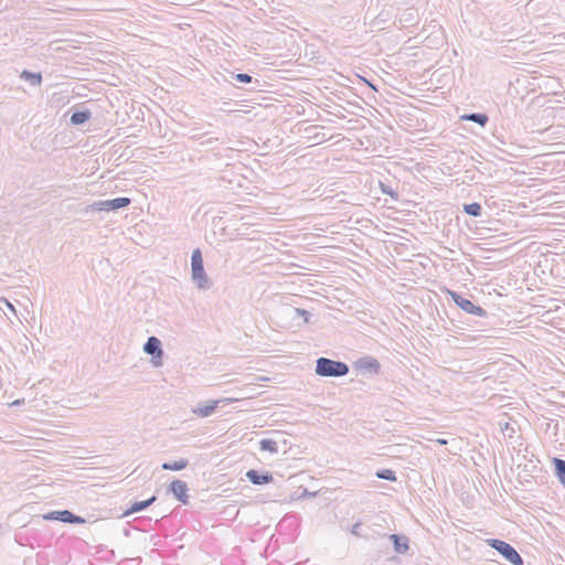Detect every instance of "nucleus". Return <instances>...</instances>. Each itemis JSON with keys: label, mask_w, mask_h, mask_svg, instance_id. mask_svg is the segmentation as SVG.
<instances>
[{"label": "nucleus", "mask_w": 565, "mask_h": 565, "mask_svg": "<svg viewBox=\"0 0 565 565\" xmlns=\"http://www.w3.org/2000/svg\"><path fill=\"white\" fill-rule=\"evenodd\" d=\"M191 279L199 289L206 290L212 287V281L204 269L200 248H195L191 255Z\"/></svg>", "instance_id": "obj_1"}, {"label": "nucleus", "mask_w": 565, "mask_h": 565, "mask_svg": "<svg viewBox=\"0 0 565 565\" xmlns=\"http://www.w3.org/2000/svg\"><path fill=\"white\" fill-rule=\"evenodd\" d=\"M349 365L341 361L319 358L316 361V373L323 377H340L349 373Z\"/></svg>", "instance_id": "obj_2"}, {"label": "nucleus", "mask_w": 565, "mask_h": 565, "mask_svg": "<svg viewBox=\"0 0 565 565\" xmlns=\"http://www.w3.org/2000/svg\"><path fill=\"white\" fill-rule=\"evenodd\" d=\"M486 542L488 546L501 554L505 561L513 565H524L523 558L511 544L499 539H488Z\"/></svg>", "instance_id": "obj_3"}, {"label": "nucleus", "mask_w": 565, "mask_h": 565, "mask_svg": "<svg viewBox=\"0 0 565 565\" xmlns=\"http://www.w3.org/2000/svg\"><path fill=\"white\" fill-rule=\"evenodd\" d=\"M448 295L450 296L451 300L465 312L483 318L488 316V312L482 307L475 305L470 299L462 297L460 294L454 290H448Z\"/></svg>", "instance_id": "obj_4"}, {"label": "nucleus", "mask_w": 565, "mask_h": 565, "mask_svg": "<svg viewBox=\"0 0 565 565\" xmlns=\"http://www.w3.org/2000/svg\"><path fill=\"white\" fill-rule=\"evenodd\" d=\"M143 351L151 356V362L154 366L162 365V343L157 337L151 335L147 339L143 344Z\"/></svg>", "instance_id": "obj_5"}, {"label": "nucleus", "mask_w": 565, "mask_h": 565, "mask_svg": "<svg viewBox=\"0 0 565 565\" xmlns=\"http://www.w3.org/2000/svg\"><path fill=\"white\" fill-rule=\"evenodd\" d=\"M130 202L131 201L129 198L120 196V198H116V199H111V200L94 202L93 204L89 205V209L92 211H106V212L117 211V210L128 206L130 204Z\"/></svg>", "instance_id": "obj_6"}, {"label": "nucleus", "mask_w": 565, "mask_h": 565, "mask_svg": "<svg viewBox=\"0 0 565 565\" xmlns=\"http://www.w3.org/2000/svg\"><path fill=\"white\" fill-rule=\"evenodd\" d=\"M43 519L46 521H60L63 523H71V524H83L85 523V519L74 514L73 512L68 510H60V511H52L43 515Z\"/></svg>", "instance_id": "obj_7"}, {"label": "nucleus", "mask_w": 565, "mask_h": 565, "mask_svg": "<svg viewBox=\"0 0 565 565\" xmlns=\"http://www.w3.org/2000/svg\"><path fill=\"white\" fill-rule=\"evenodd\" d=\"M353 366L361 374L369 375H376L380 373L381 370L380 362L373 356L360 358L353 363Z\"/></svg>", "instance_id": "obj_8"}, {"label": "nucleus", "mask_w": 565, "mask_h": 565, "mask_svg": "<svg viewBox=\"0 0 565 565\" xmlns=\"http://www.w3.org/2000/svg\"><path fill=\"white\" fill-rule=\"evenodd\" d=\"M188 491L186 482L179 479L173 480L168 487V492L172 493L174 498L183 504H188L189 502Z\"/></svg>", "instance_id": "obj_9"}, {"label": "nucleus", "mask_w": 565, "mask_h": 565, "mask_svg": "<svg viewBox=\"0 0 565 565\" xmlns=\"http://www.w3.org/2000/svg\"><path fill=\"white\" fill-rule=\"evenodd\" d=\"M246 478L249 482L256 486L267 484L274 480L273 475L270 472H262L255 469L248 470L246 472Z\"/></svg>", "instance_id": "obj_10"}, {"label": "nucleus", "mask_w": 565, "mask_h": 565, "mask_svg": "<svg viewBox=\"0 0 565 565\" xmlns=\"http://www.w3.org/2000/svg\"><path fill=\"white\" fill-rule=\"evenodd\" d=\"M390 541L393 543V548L398 554H406L409 550V539L404 534H391Z\"/></svg>", "instance_id": "obj_11"}, {"label": "nucleus", "mask_w": 565, "mask_h": 565, "mask_svg": "<svg viewBox=\"0 0 565 565\" xmlns=\"http://www.w3.org/2000/svg\"><path fill=\"white\" fill-rule=\"evenodd\" d=\"M157 500V497L156 495H152L151 498L147 499V500H143V501H136L134 502L125 512H124V516H128V515H131L134 513H138L140 511H143L146 510L147 508H149L151 504H153Z\"/></svg>", "instance_id": "obj_12"}, {"label": "nucleus", "mask_w": 565, "mask_h": 565, "mask_svg": "<svg viewBox=\"0 0 565 565\" xmlns=\"http://www.w3.org/2000/svg\"><path fill=\"white\" fill-rule=\"evenodd\" d=\"M351 533L358 537L373 540L375 531L372 529V526L363 527L361 522H356L352 525Z\"/></svg>", "instance_id": "obj_13"}, {"label": "nucleus", "mask_w": 565, "mask_h": 565, "mask_svg": "<svg viewBox=\"0 0 565 565\" xmlns=\"http://www.w3.org/2000/svg\"><path fill=\"white\" fill-rule=\"evenodd\" d=\"M92 117V113L89 109L87 108H84V109H77L75 110L72 115H71V124L73 125H83L85 124L87 120H89Z\"/></svg>", "instance_id": "obj_14"}, {"label": "nucleus", "mask_w": 565, "mask_h": 565, "mask_svg": "<svg viewBox=\"0 0 565 565\" xmlns=\"http://www.w3.org/2000/svg\"><path fill=\"white\" fill-rule=\"evenodd\" d=\"M218 403L220 401H212L204 406H198L193 409V413L202 418L209 417L215 412Z\"/></svg>", "instance_id": "obj_15"}, {"label": "nucleus", "mask_w": 565, "mask_h": 565, "mask_svg": "<svg viewBox=\"0 0 565 565\" xmlns=\"http://www.w3.org/2000/svg\"><path fill=\"white\" fill-rule=\"evenodd\" d=\"M554 473L559 483L565 488V460L561 458H553Z\"/></svg>", "instance_id": "obj_16"}, {"label": "nucleus", "mask_w": 565, "mask_h": 565, "mask_svg": "<svg viewBox=\"0 0 565 565\" xmlns=\"http://www.w3.org/2000/svg\"><path fill=\"white\" fill-rule=\"evenodd\" d=\"M20 78L30 83L31 86H40L42 83V74L34 73L28 70H23L20 74Z\"/></svg>", "instance_id": "obj_17"}, {"label": "nucleus", "mask_w": 565, "mask_h": 565, "mask_svg": "<svg viewBox=\"0 0 565 565\" xmlns=\"http://www.w3.org/2000/svg\"><path fill=\"white\" fill-rule=\"evenodd\" d=\"M461 119L476 122V124L480 125L481 127H484L487 125V122L489 121L488 115L483 114V113L466 114L461 117Z\"/></svg>", "instance_id": "obj_18"}, {"label": "nucleus", "mask_w": 565, "mask_h": 565, "mask_svg": "<svg viewBox=\"0 0 565 565\" xmlns=\"http://www.w3.org/2000/svg\"><path fill=\"white\" fill-rule=\"evenodd\" d=\"M188 465H189V460L181 458L173 462H163L161 467L163 470L180 471V470L186 468Z\"/></svg>", "instance_id": "obj_19"}, {"label": "nucleus", "mask_w": 565, "mask_h": 565, "mask_svg": "<svg viewBox=\"0 0 565 565\" xmlns=\"http://www.w3.org/2000/svg\"><path fill=\"white\" fill-rule=\"evenodd\" d=\"M259 448L263 451H268L270 454H277L278 452V445L275 440L265 438L259 441Z\"/></svg>", "instance_id": "obj_20"}, {"label": "nucleus", "mask_w": 565, "mask_h": 565, "mask_svg": "<svg viewBox=\"0 0 565 565\" xmlns=\"http://www.w3.org/2000/svg\"><path fill=\"white\" fill-rule=\"evenodd\" d=\"M463 212L471 216H480L482 213V206L477 203L463 204Z\"/></svg>", "instance_id": "obj_21"}, {"label": "nucleus", "mask_w": 565, "mask_h": 565, "mask_svg": "<svg viewBox=\"0 0 565 565\" xmlns=\"http://www.w3.org/2000/svg\"><path fill=\"white\" fill-rule=\"evenodd\" d=\"M375 476L382 480L396 481L395 471L391 469H380L375 472Z\"/></svg>", "instance_id": "obj_22"}, {"label": "nucleus", "mask_w": 565, "mask_h": 565, "mask_svg": "<svg viewBox=\"0 0 565 565\" xmlns=\"http://www.w3.org/2000/svg\"><path fill=\"white\" fill-rule=\"evenodd\" d=\"M232 78H234L237 82L243 83V84H249L253 82V77L246 73H237V74L232 73Z\"/></svg>", "instance_id": "obj_23"}, {"label": "nucleus", "mask_w": 565, "mask_h": 565, "mask_svg": "<svg viewBox=\"0 0 565 565\" xmlns=\"http://www.w3.org/2000/svg\"><path fill=\"white\" fill-rule=\"evenodd\" d=\"M294 312L296 315V317H301L303 318V321L306 323L309 322V318H310V312L307 311L306 309H300V308H294Z\"/></svg>", "instance_id": "obj_24"}, {"label": "nucleus", "mask_w": 565, "mask_h": 565, "mask_svg": "<svg viewBox=\"0 0 565 565\" xmlns=\"http://www.w3.org/2000/svg\"><path fill=\"white\" fill-rule=\"evenodd\" d=\"M413 12L412 10H405L402 14L399 20L404 22H411L413 20Z\"/></svg>", "instance_id": "obj_25"}, {"label": "nucleus", "mask_w": 565, "mask_h": 565, "mask_svg": "<svg viewBox=\"0 0 565 565\" xmlns=\"http://www.w3.org/2000/svg\"><path fill=\"white\" fill-rule=\"evenodd\" d=\"M370 526H372V529L375 531V533H374V539H375L376 536H385V535H386L385 533H382L381 531H379V527H375V526H381V524H380V523H375V522H373Z\"/></svg>", "instance_id": "obj_26"}, {"label": "nucleus", "mask_w": 565, "mask_h": 565, "mask_svg": "<svg viewBox=\"0 0 565 565\" xmlns=\"http://www.w3.org/2000/svg\"><path fill=\"white\" fill-rule=\"evenodd\" d=\"M382 191L391 196H395V192L391 188L382 185Z\"/></svg>", "instance_id": "obj_27"}, {"label": "nucleus", "mask_w": 565, "mask_h": 565, "mask_svg": "<svg viewBox=\"0 0 565 565\" xmlns=\"http://www.w3.org/2000/svg\"><path fill=\"white\" fill-rule=\"evenodd\" d=\"M439 445H447L448 441L446 439H437L436 440Z\"/></svg>", "instance_id": "obj_28"}]
</instances>
